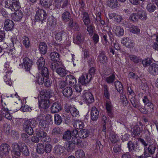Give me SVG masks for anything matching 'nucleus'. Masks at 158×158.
<instances>
[{
    "instance_id": "1",
    "label": "nucleus",
    "mask_w": 158,
    "mask_h": 158,
    "mask_svg": "<svg viewBox=\"0 0 158 158\" xmlns=\"http://www.w3.org/2000/svg\"><path fill=\"white\" fill-rule=\"evenodd\" d=\"M36 64L40 72L43 77H49V73L48 68L44 67L45 63L44 59L43 57H40L37 60Z\"/></svg>"
},
{
    "instance_id": "2",
    "label": "nucleus",
    "mask_w": 158,
    "mask_h": 158,
    "mask_svg": "<svg viewBox=\"0 0 158 158\" xmlns=\"http://www.w3.org/2000/svg\"><path fill=\"white\" fill-rule=\"evenodd\" d=\"M5 7L12 11L18 10L20 8L18 0H6L5 2Z\"/></svg>"
},
{
    "instance_id": "3",
    "label": "nucleus",
    "mask_w": 158,
    "mask_h": 158,
    "mask_svg": "<svg viewBox=\"0 0 158 158\" xmlns=\"http://www.w3.org/2000/svg\"><path fill=\"white\" fill-rule=\"evenodd\" d=\"M36 135L41 141L44 143L48 142L50 141V137L47 135V133L44 131V130H42L39 129H36Z\"/></svg>"
},
{
    "instance_id": "4",
    "label": "nucleus",
    "mask_w": 158,
    "mask_h": 158,
    "mask_svg": "<svg viewBox=\"0 0 158 158\" xmlns=\"http://www.w3.org/2000/svg\"><path fill=\"white\" fill-rule=\"evenodd\" d=\"M71 132V135L73 136L72 142L79 147H84V144L81 140L76 137V135L78 134L77 130L76 129L72 130Z\"/></svg>"
},
{
    "instance_id": "5",
    "label": "nucleus",
    "mask_w": 158,
    "mask_h": 158,
    "mask_svg": "<svg viewBox=\"0 0 158 158\" xmlns=\"http://www.w3.org/2000/svg\"><path fill=\"white\" fill-rule=\"evenodd\" d=\"M35 17V19L37 21H41L42 23L44 21L45 22V20L47 17V15L44 10L39 9L36 11Z\"/></svg>"
},
{
    "instance_id": "6",
    "label": "nucleus",
    "mask_w": 158,
    "mask_h": 158,
    "mask_svg": "<svg viewBox=\"0 0 158 158\" xmlns=\"http://www.w3.org/2000/svg\"><path fill=\"white\" fill-rule=\"evenodd\" d=\"M33 62L28 57H25L23 60V67L26 71H29L32 69Z\"/></svg>"
},
{
    "instance_id": "7",
    "label": "nucleus",
    "mask_w": 158,
    "mask_h": 158,
    "mask_svg": "<svg viewBox=\"0 0 158 158\" xmlns=\"http://www.w3.org/2000/svg\"><path fill=\"white\" fill-rule=\"evenodd\" d=\"M43 117L41 115H40L37 117V119L40 121L39 126L40 128L45 131H48L49 127V122L43 119Z\"/></svg>"
},
{
    "instance_id": "8",
    "label": "nucleus",
    "mask_w": 158,
    "mask_h": 158,
    "mask_svg": "<svg viewBox=\"0 0 158 158\" xmlns=\"http://www.w3.org/2000/svg\"><path fill=\"white\" fill-rule=\"evenodd\" d=\"M143 101L145 106L149 107L148 109H149V111L151 112L154 111V105L152 103L151 100L147 96H145L143 97Z\"/></svg>"
},
{
    "instance_id": "9",
    "label": "nucleus",
    "mask_w": 158,
    "mask_h": 158,
    "mask_svg": "<svg viewBox=\"0 0 158 158\" xmlns=\"http://www.w3.org/2000/svg\"><path fill=\"white\" fill-rule=\"evenodd\" d=\"M39 101V107L41 110L47 109L49 106V101L48 99L40 98Z\"/></svg>"
},
{
    "instance_id": "10",
    "label": "nucleus",
    "mask_w": 158,
    "mask_h": 158,
    "mask_svg": "<svg viewBox=\"0 0 158 158\" xmlns=\"http://www.w3.org/2000/svg\"><path fill=\"white\" fill-rule=\"evenodd\" d=\"M148 71L150 73L153 75H156L158 74V64L153 63L149 67Z\"/></svg>"
},
{
    "instance_id": "11",
    "label": "nucleus",
    "mask_w": 158,
    "mask_h": 158,
    "mask_svg": "<svg viewBox=\"0 0 158 158\" xmlns=\"http://www.w3.org/2000/svg\"><path fill=\"white\" fill-rule=\"evenodd\" d=\"M56 19L54 17L48 18L47 22L48 27L50 30H53L56 24Z\"/></svg>"
},
{
    "instance_id": "12",
    "label": "nucleus",
    "mask_w": 158,
    "mask_h": 158,
    "mask_svg": "<svg viewBox=\"0 0 158 158\" xmlns=\"http://www.w3.org/2000/svg\"><path fill=\"white\" fill-rule=\"evenodd\" d=\"M12 153L18 156H20L21 154L20 143V145L17 143H14L12 145Z\"/></svg>"
},
{
    "instance_id": "13",
    "label": "nucleus",
    "mask_w": 158,
    "mask_h": 158,
    "mask_svg": "<svg viewBox=\"0 0 158 158\" xmlns=\"http://www.w3.org/2000/svg\"><path fill=\"white\" fill-rule=\"evenodd\" d=\"M98 61L103 64H105L107 62L108 60L107 57L105 55V52L103 51L99 52V55L98 57Z\"/></svg>"
},
{
    "instance_id": "14",
    "label": "nucleus",
    "mask_w": 158,
    "mask_h": 158,
    "mask_svg": "<svg viewBox=\"0 0 158 158\" xmlns=\"http://www.w3.org/2000/svg\"><path fill=\"white\" fill-rule=\"evenodd\" d=\"M99 112L98 110L95 107H92L91 112V118L93 121H96L99 118Z\"/></svg>"
},
{
    "instance_id": "15",
    "label": "nucleus",
    "mask_w": 158,
    "mask_h": 158,
    "mask_svg": "<svg viewBox=\"0 0 158 158\" xmlns=\"http://www.w3.org/2000/svg\"><path fill=\"white\" fill-rule=\"evenodd\" d=\"M91 79L88 77L86 73L83 74L82 75L79 77V81L82 85H85L89 82H90Z\"/></svg>"
},
{
    "instance_id": "16",
    "label": "nucleus",
    "mask_w": 158,
    "mask_h": 158,
    "mask_svg": "<svg viewBox=\"0 0 158 158\" xmlns=\"http://www.w3.org/2000/svg\"><path fill=\"white\" fill-rule=\"evenodd\" d=\"M65 81L70 86H74L77 83L76 80L74 77L71 75H67L65 78Z\"/></svg>"
},
{
    "instance_id": "17",
    "label": "nucleus",
    "mask_w": 158,
    "mask_h": 158,
    "mask_svg": "<svg viewBox=\"0 0 158 158\" xmlns=\"http://www.w3.org/2000/svg\"><path fill=\"white\" fill-rule=\"evenodd\" d=\"M15 12L12 14L11 16L13 20L16 21H20L23 16L22 11L19 10L15 11Z\"/></svg>"
},
{
    "instance_id": "18",
    "label": "nucleus",
    "mask_w": 158,
    "mask_h": 158,
    "mask_svg": "<svg viewBox=\"0 0 158 158\" xmlns=\"http://www.w3.org/2000/svg\"><path fill=\"white\" fill-rule=\"evenodd\" d=\"M13 21L10 19L6 20L4 22V28L7 31H11L14 28Z\"/></svg>"
},
{
    "instance_id": "19",
    "label": "nucleus",
    "mask_w": 158,
    "mask_h": 158,
    "mask_svg": "<svg viewBox=\"0 0 158 158\" xmlns=\"http://www.w3.org/2000/svg\"><path fill=\"white\" fill-rule=\"evenodd\" d=\"M37 125L36 122L34 119H30L24 121L23 123V127H27L33 126H36Z\"/></svg>"
},
{
    "instance_id": "20",
    "label": "nucleus",
    "mask_w": 158,
    "mask_h": 158,
    "mask_svg": "<svg viewBox=\"0 0 158 158\" xmlns=\"http://www.w3.org/2000/svg\"><path fill=\"white\" fill-rule=\"evenodd\" d=\"M51 91L50 90H44L40 93V98L43 99H48L50 97Z\"/></svg>"
},
{
    "instance_id": "21",
    "label": "nucleus",
    "mask_w": 158,
    "mask_h": 158,
    "mask_svg": "<svg viewBox=\"0 0 158 158\" xmlns=\"http://www.w3.org/2000/svg\"><path fill=\"white\" fill-rule=\"evenodd\" d=\"M61 109V107L60 105L57 102H54L53 103L51 107V111L52 113H56Z\"/></svg>"
},
{
    "instance_id": "22",
    "label": "nucleus",
    "mask_w": 158,
    "mask_h": 158,
    "mask_svg": "<svg viewBox=\"0 0 158 158\" xmlns=\"http://www.w3.org/2000/svg\"><path fill=\"white\" fill-rule=\"evenodd\" d=\"M21 153L25 156H28L30 154L29 150L26 144L23 143H20Z\"/></svg>"
},
{
    "instance_id": "23",
    "label": "nucleus",
    "mask_w": 158,
    "mask_h": 158,
    "mask_svg": "<svg viewBox=\"0 0 158 158\" xmlns=\"http://www.w3.org/2000/svg\"><path fill=\"white\" fill-rule=\"evenodd\" d=\"M83 97L86 102L90 103L94 101V97L92 94L89 92H87L83 95Z\"/></svg>"
},
{
    "instance_id": "24",
    "label": "nucleus",
    "mask_w": 158,
    "mask_h": 158,
    "mask_svg": "<svg viewBox=\"0 0 158 158\" xmlns=\"http://www.w3.org/2000/svg\"><path fill=\"white\" fill-rule=\"evenodd\" d=\"M73 91L72 88L70 87H67L64 89L63 90V95L66 98L70 97L72 95Z\"/></svg>"
},
{
    "instance_id": "25",
    "label": "nucleus",
    "mask_w": 158,
    "mask_h": 158,
    "mask_svg": "<svg viewBox=\"0 0 158 158\" xmlns=\"http://www.w3.org/2000/svg\"><path fill=\"white\" fill-rule=\"evenodd\" d=\"M65 149L64 147L60 145H57L54 148V152L57 155H60L63 153Z\"/></svg>"
},
{
    "instance_id": "26",
    "label": "nucleus",
    "mask_w": 158,
    "mask_h": 158,
    "mask_svg": "<svg viewBox=\"0 0 158 158\" xmlns=\"http://www.w3.org/2000/svg\"><path fill=\"white\" fill-rule=\"evenodd\" d=\"M106 107L108 115L110 117L113 116V113L112 111V105L110 102L107 101L106 103Z\"/></svg>"
},
{
    "instance_id": "27",
    "label": "nucleus",
    "mask_w": 158,
    "mask_h": 158,
    "mask_svg": "<svg viewBox=\"0 0 158 158\" xmlns=\"http://www.w3.org/2000/svg\"><path fill=\"white\" fill-rule=\"evenodd\" d=\"M84 40L83 35L78 33L77 35L76 38L74 40V42L77 44H79L83 43Z\"/></svg>"
},
{
    "instance_id": "28",
    "label": "nucleus",
    "mask_w": 158,
    "mask_h": 158,
    "mask_svg": "<svg viewBox=\"0 0 158 158\" xmlns=\"http://www.w3.org/2000/svg\"><path fill=\"white\" fill-rule=\"evenodd\" d=\"M89 134V131L88 130L83 129L80 131L78 132V135L80 138L84 139L88 137Z\"/></svg>"
},
{
    "instance_id": "29",
    "label": "nucleus",
    "mask_w": 158,
    "mask_h": 158,
    "mask_svg": "<svg viewBox=\"0 0 158 158\" xmlns=\"http://www.w3.org/2000/svg\"><path fill=\"white\" fill-rule=\"evenodd\" d=\"M56 72L61 77L65 76L68 73V71L64 68L59 67L56 70Z\"/></svg>"
},
{
    "instance_id": "30",
    "label": "nucleus",
    "mask_w": 158,
    "mask_h": 158,
    "mask_svg": "<svg viewBox=\"0 0 158 158\" xmlns=\"http://www.w3.org/2000/svg\"><path fill=\"white\" fill-rule=\"evenodd\" d=\"M9 146L6 143L2 144L0 146V152L4 154H7L9 152Z\"/></svg>"
},
{
    "instance_id": "31",
    "label": "nucleus",
    "mask_w": 158,
    "mask_h": 158,
    "mask_svg": "<svg viewBox=\"0 0 158 158\" xmlns=\"http://www.w3.org/2000/svg\"><path fill=\"white\" fill-rule=\"evenodd\" d=\"M115 34L117 36H120L124 34V30L120 26H116L114 28Z\"/></svg>"
},
{
    "instance_id": "32",
    "label": "nucleus",
    "mask_w": 158,
    "mask_h": 158,
    "mask_svg": "<svg viewBox=\"0 0 158 158\" xmlns=\"http://www.w3.org/2000/svg\"><path fill=\"white\" fill-rule=\"evenodd\" d=\"M131 131L133 136L139 135L140 132V128L138 125H136L132 128Z\"/></svg>"
},
{
    "instance_id": "33",
    "label": "nucleus",
    "mask_w": 158,
    "mask_h": 158,
    "mask_svg": "<svg viewBox=\"0 0 158 158\" xmlns=\"http://www.w3.org/2000/svg\"><path fill=\"white\" fill-rule=\"evenodd\" d=\"M103 145L101 144L100 142L98 140L96 141L95 144L93 146V149L94 150L95 152H98V150L100 151L102 149Z\"/></svg>"
},
{
    "instance_id": "34",
    "label": "nucleus",
    "mask_w": 158,
    "mask_h": 158,
    "mask_svg": "<svg viewBox=\"0 0 158 158\" xmlns=\"http://www.w3.org/2000/svg\"><path fill=\"white\" fill-rule=\"evenodd\" d=\"M62 133L61 129L58 127H56L53 128L51 134L52 136H58Z\"/></svg>"
},
{
    "instance_id": "35",
    "label": "nucleus",
    "mask_w": 158,
    "mask_h": 158,
    "mask_svg": "<svg viewBox=\"0 0 158 158\" xmlns=\"http://www.w3.org/2000/svg\"><path fill=\"white\" fill-rule=\"evenodd\" d=\"M39 48L40 51L42 54L44 55L46 53L47 50V46L45 43H40L39 44Z\"/></svg>"
},
{
    "instance_id": "36",
    "label": "nucleus",
    "mask_w": 158,
    "mask_h": 158,
    "mask_svg": "<svg viewBox=\"0 0 158 158\" xmlns=\"http://www.w3.org/2000/svg\"><path fill=\"white\" fill-rule=\"evenodd\" d=\"M50 56L51 60L52 61L58 62L60 60L59 54L57 52H53L50 53Z\"/></svg>"
},
{
    "instance_id": "37",
    "label": "nucleus",
    "mask_w": 158,
    "mask_h": 158,
    "mask_svg": "<svg viewBox=\"0 0 158 158\" xmlns=\"http://www.w3.org/2000/svg\"><path fill=\"white\" fill-rule=\"evenodd\" d=\"M40 2L44 7L48 8L52 5V0H40Z\"/></svg>"
},
{
    "instance_id": "38",
    "label": "nucleus",
    "mask_w": 158,
    "mask_h": 158,
    "mask_svg": "<svg viewBox=\"0 0 158 158\" xmlns=\"http://www.w3.org/2000/svg\"><path fill=\"white\" fill-rule=\"evenodd\" d=\"M156 149V147L154 145H149L148 148H147V147H145L144 148L145 151H146V150H148V152H149V153L152 155L155 152ZM145 153L146 152H144V155H145L147 156H148Z\"/></svg>"
},
{
    "instance_id": "39",
    "label": "nucleus",
    "mask_w": 158,
    "mask_h": 158,
    "mask_svg": "<svg viewBox=\"0 0 158 158\" xmlns=\"http://www.w3.org/2000/svg\"><path fill=\"white\" fill-rule=\"evenodd\" d=\"M103 93L105 97L107 99H109L110 94L109 92V89L107 85H104L102 88Z\"/></svg>"
},
{
    "instance_id": "40",
    "label": "nucleus",
    "mask_w": 158,
    "mask_h": 158,
    "mask_svg": "<svg viewBox=\"0 0 158 158\" xmlns=\"http://www.w3.org/2000/svg\"><path fill=\"white\" fill-rule=\"evenodd\" d=\"M115 79V76L114 74L112 73L110 76L106 77L105 81L109 84H113Z\"/></svg>"
},
{
    "instance_id": "41",
    "label": "nucleus",
    "mask_w": 158,
    "mask_h": 158,
    "mask_svg": "<svg viewBox=\"0 0 158 158\" xmlns=\"http://www.w3.org/2000/svg\"><path fill=\"white\" fill-rule=\"evenodd\" d=\"M109 139L113 143H115L118 139V137L114 133H111L109 135Z\"/></svg>"
},
{
    "instance_id": "42",
    "label": "nucleus",
    "mask_w": 158,
    "mask_h": 158,
    "mask_svg": "<svg viewBox=\"0 0 158 158\" xmlns=\"http://www.w3.org/2000/svg\"><path fill=\"white\" fill-rule=\"evenodd\" d=\"M75 144L72 141L68 142L66 145L65 149L68 152H70L72 151L74 148Z\"/></svg>"
},
{
    "instance_id": "43",
    "label": "nucleus",
    "mask_w": 158,
    "mask_h": 158,
    "mask_svg": "<svg viewBox=\"0 0 158 158\" xmlns=\"http://www.w3.org/2000/svg\"><path fill=\"white\" fill-rule=\"evenodd\" d=\"M156 8V6L152 3H148L146 7L147 10L150 13L153 12Z\"/></svg>"
},
{
    "instance_id": "44",
    "label": "nucleus",
    "mask_w": 158,
    "mask_h": 158,
    "mask_svg": "<svg viewBox=\"0 0 158 158\" xmlns=\"http://www.w3.org/2000/svg\"><path fill=\"white\" fill-rule=\"evenodd\" d=\"M139 19L143 20H145L147 18L146 12L143 10H141L138 13Z\"/></svg>"
},
{
    "instance_id": "45",
    "label": "nucleus",
    "mask_w": 158,
    "mask_h": 158,
    "mask_svg": "<svg viewBox=\"0 0 158 158\" xmlns=\"http://www.w3.org/2000/svg\"><path fill=\"white\" fill-rule=\"evenodd\" d=\"M107 5L109 7L112 8H116L118 6V3L117 0H108Z\"/></svg>"
},
{
    "instance_id": "46",
    "label": "nucleus",
    "mask_w": 158,
    "mask_h": 158,
    "mask_svg": "<svg viewBox=\"0 0 158 158\" xmlns=\"http://www.w3.org/2000/svg\"><path fill=\"white\" fill-rule=\"evenodd\" d=\"M130 59L135 63H139L141 60L140 58L138 56L133 55H130L129 56Z\"/></svg>"
},
{
    "instance_id": "47",
    "label": "nucleus",
    "mask_w": 158,
    "mask_h": 158,
    "mask_svg": "<svg viewBox=\"0 0 158 158\" xmlns=\"http://www.w3.org/2000/svg\"><path fill=\"white\" fill-rule=\"evenodd\" d=\"M83 19L85 25H88L90 22L89 15L87 13L85 12L83 14Z\"/></svg>"
},
{
    "instance_id": "48",
    "label": "nucleus",
    "mask_w": 158,
    "mask_h": 158,
    "mask_svg": "<svg viewBox=\"0 0 158 158\" xmlns=\"http://www.w3.org/2000/svg\"><path fill=\"white\" fill-rule=\"evenodd\" d=\"M71 137V133L69 130L65 131L63 135V139L65 140H69Z\"/></svg>"
},
{
    "instance_id": "49",
    "label": "nucleus",
    "mask_w": 158,
    "mask_h": 158,
    "mask_svg": "<svg viewBox=\"0 0 158 158\" xmlns=\"http://www.w3.org/2000/svg\"><path fill=\"white\" fill-rule=\"evenodd\" d=\"M73 127L77 129H81L83 128L84 124L81 121H76L74 123Z\"/></svg>"
},
{
    "instance_id": "50",
    "label": "nucleus",
    "mask_w": 158,
    "mask_h": 158,
    "mask_svg": "<svg viewBox=\"0 0 158 158\" xmlns=\"http://www.w3.org/2000/svg\"><path fill=\"white\" fill-rule=\"evenodd\" d=\"M22 41L23 44L26 48H28L30 46V42L29 38L26 36L22 37Z\"/></svg>"
},
{
    "instance_id": "51",
    "label": "nucleus",
    "mask_w": 158,
    "mask_h": 158,
    "mask_svg": "<svg viewBox=\"0 0 158 158\" xmlns=\"http://www.w3.org/2000/svg\"><path fill=\"white\" fill-rule=\"evenodd\" d=\"M36 150L37 152L40 154H43L44 151V147L42 143H39L37 144Z\"/></svg>"
},
{
    "instance_id": "52",
    "label": "nucleus",
    "mask_w": 158,
    "mask_h": 158,
    "mask_svg": "<svg viewBox=\"0 0 158 158\" xmlns=\"http://www.w3.org/2000/svg\"><path fill=\"white\" fill-rule=\"evenodd\" d=\"M55 123L57 125L60 124L62 121V119L61 116L58 114H55Z\"/></svg>"
},
{
    "instance_id": "53",
    "label": "nucleus",
    "mask_w": 158,
    "mask_h": 158,
    "mask_svg": "<svg viewBox=\"0 0 158 158\" xmlns=\"http://www.w3.org/2000/svg\"><path fill=\"white\" fill-rule=\"evenodd\" d=\"M71 18L70 13L68 11H66L62 15V19L65 21H67L70 19Z\"/></svg>"
},
{
    "instance_id": "54",
    "label": "nucleus",
    "mask_w": 158,
    "mask_h": 158,
    "mask_svg": "<svg viewBox=\"0 0 158 158\" xmlns=\"http://www.w3.org/2000/svg\"><path fill=\"white\" fill-rule=\"evenodd\" d=\"M95 72V69L94 67H92L89 69L88 73L86 74L87 75L88 77L90 78V79H91L92 77L94 76Z\"/></svg>"
},
{
    "instance_id": "55",
    "label": "nucleus",
    "mask_w": 158,
    "mask_h": 158,
    "mask_svg": "<svg viewBox=\"0 0 158 158\" xmlns=\"http://www.w3.org/2000/svg\"><path fill=\"white\" fill-rule=\"evenodd\" d=\"M114 85L115 88L117 91L120 92L121 90L123 89V86L122 84L118 81H116L114 82Z\"/></svg>"
},
{
    "instance_id": "56",
    "label": "nucleus",
    "mask_w": 158,
    "mask_h": 158,
    "mask_svg": "<svg viewBox=\"0 0 158 158\" xmlns=\"http://www.w3.org/2000/svg\"><path fill=\"white\" fill-rule=\"evenodd\" d=\"M129 30L130 32L134 34H137L139 33L140 29L137 26L132 25L130 27Z\"/></svg>"
},
{
    "instance_id": "57",
    "label": "nucleus",
    "mask_w": 158,
    "mask_h": 158,
    "mask_svg": "<svg viewBox=\"0 0 158 158\" xmlns=\"http://www.w3.org/2000/svg\"><path fill=\"white\" fill-rule=\"evenodd\" d=\"M73 117H78L79 116V112L78 110L73 106H72L70 112Z\"/></svg>"
},
{
    "instance_id": "58",
    "label": "nucleus",
    "mask_w": 158,
    "mask_h": 158,
    "mask_svg": "<svg viewBox=\"0 0 158 158\" xmlns=\"http://www.w3.org/2000/svg\"><path fill=\"white\" fill-rule=\"evenodd\" d=\"M75 155L77 157L83 158L84 157L85 154L84 151L82 150H77L75 152Z\"/></svg>"
},
{
    "instance_id": "59",
    "label": "nucleus",
    "mask_w": 158,
    "mask_h": 158,
    "mask_svg": "<svg viewBox=\"0 0 158 158\" xmlns=\"http://www.w3.org/2000/svg\"><path fill=\"white\" fill-rule=\"evenodd\" d=\"M129 19L133 21H136L139 19V17L138 13H133L131 14L130 16Z\"/></svg>"
},
{
    "instance_id": "60",
    "label": "nucleus",
    "mask_w": 158,
    "mask_h": 158,
    "mask_svg": "<svg viewBox=\"0 0 158 158\" xmlns=\"http://www.w3.org/2000/svg\"><path fill=\"white\" fill-rule=\"evenodd\" d=\"M152 62V60L149 58H145L142 61V63L144 67L148 66Z\"/></svg>"
},
{
    "instance_id": "61",
    "label": "nucleus",
    "mask_w": 158,
    "mask_h": 158,
    "mask_svg": "<svg viewBox=\"0 0 158 158\" xmlns=\"http://www.w3.org/2000/svg\"><path fill=\"white\" fill-rule=\"evenodd\" d=\"M45 80L44 81V84L45 86L47 87H49L51 86L52 84V81L49 77H45Z\"/></svg>"
},
{
    "instance_id": "62",
    "label": "nucleus",
    "mask_w": 158,
    "mask_h": 158,
    "mask_svg": "<svg viewBox=\"0 0 158 158\" xmlns=\"http://www.w3.org/2000/svg\"><path fill=\"white\" fill-rule=\"evenodd\" d=\"M33 127H24V129L25 131L29 135H31L34 133V131L33 129Z\"/></svg>"
},
{
    "instance_id": "63",
    "label": "nucleus",
    "mask_w": 158,
    "mask_h": 158,
    "mask_svg": "<svg viewBox=\"0 0 158 158\" xmlns=\"http://www.w3.org/2000/svg\"><path fill=\"white\" fill-rule=\"evenodd\" d=\"M131 102L133 106L135 108H139V104L135 98H132Z\"/></svg>"
},
{
    "instance_id": "64",
    "label": "nucleus",
    "mask_w": 158,
    "mask_h": 158,
    "mask_svg": "<svg viewBox=\"0 0 158 158\" xmlns=\"http://www.w3.org/2000/svg\"><path fill=\"white\" fill-rule=\"evenodd\" d=\"M22 140L26 143L29 142V138L28 136L25 133H23L21 135Z\"/></svg>"
}]
</instances>
